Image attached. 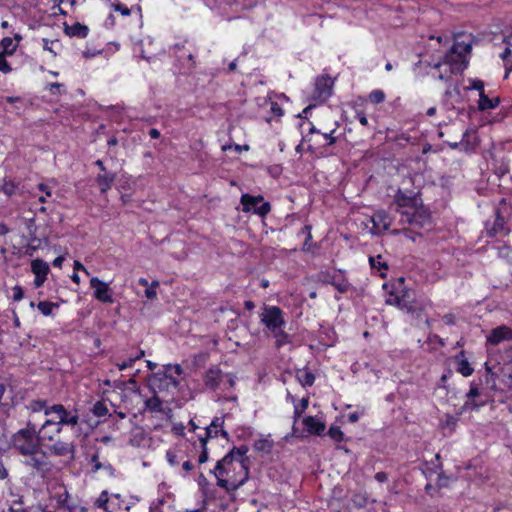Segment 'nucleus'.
I'll list each match as a JSON object with an SVG mask.
<instances>
[{
    "mask_svg": "<svg viewBox=\"0 0 512 512\" xmlns=\"http://www.w3.org/2000/svg\"><path fill=\"white\" fill-rule=\"evenodd\" d=\"M248 450L246 445L234 447L216 463L210 473L215 476L217 486L232 493L248 480L249 459L246 456Z\"/></svg>",
    "mask_w": 512,
    "mask_h": 512,
    "instance_id": "nucleus-1",
    "label": "nucleus"
},
{
    "mask_svg": "<svg viewBox=\"0 0 512 512\" xmlns=\"http://www.w3.org/2000/svg\"><path fill=\"white\" fill-rule=\"evenodd\" d=\"M396 209L400 214V223L408 224L412 230L430 226V214L423 207L422 200L416 194L408 195L398 190L394 197Z\"/></svg>",
    "mask_w": 512,
    "mask_h": 512,
    "instance_id": "nucleus-2",
    "label": "nucleus"
},
{
    "mask_svg": "<svg viewBox=\"0 0 512 512\" xmlns=\"http://www.w3.org/2000/svg\"><path fill=\"white\" fill-rule=\"evenodd\" d=\"M470 52V42L456 41L442 60L432 61L429 65L438 70V79L448 80L450 75L461 73L467 67Z\"/></svg>",
    "mask_w": 512,
    "mask_h": 512,
    "instance_id": "nucleus-3",
    "label": "nucleus"
},
{
    "mask_svg": "<svg viewBox=\"0 0 512 512\" xmlns=\"http://www.w3.org/2000/svg\"><path fill=\"white\" fill-rule=\"evenodd\" d=\"M41 448L44 447L53 456H73L75 447L72 441L60 437L62 427L54 419H47L38 429Z\"/></svg>",
    "mask_w": 512,
    "mask_h": 512,
    "instance_id": "nucleus-4",
    "label": "nucleus"
},
{
    "mask_svg": "<svg viewBox=\"0 0 512 512\" xmlns=\"http://www.w3.org/2000/svg\"><path fill=\"white\" fill-rule=\"evenodd\" d=\"M12 446L21 456L33 454L41 449L39 432L31 421L13 435Z\"/></svg>",
    "mask_w": 512,
    "mask_h": 512,
    "instance_id": "nucleus-5",
    "label": "nucleus"
},
{
    "mask_svg": "<svg viewBox=\"0 0 512 512\" xmlns=\"http://www.w3.org/2000/svg\"><path fill=\"white\" fill-rule=\"evenodd\" d=\"M259 319L260 323L271 334L286 326L284 312L275 305H263L259 313Z\"/></svg>",
    "mask_w": 512,
    "mask_h": 512,
    "instance_id": "nucleus-6",
    "label": "nucleus"
},
{
    "mask_svg": "<svg viewBox=\"0 0 512 512\" xmlns=\"http://www.w3.org/2000/svg\"><path fill=\"white\" fill-rule=\"evenodd\" d=\"M236 377L231 374H224L220 368L213 366L209 368L204 375L205 387L216 391L217 389L229 390L234 387Z\"/></svg>",
    "mask_w": 512,
    "mask_h": 512,
    "instance_id": "nucleus-7",
    "label": "nucleus"
},
{
    "mask_svg": "<svg viewBox=\"0 0 512 512\" xmlns=\"http://www.w3.org/2000/svg\"><path fill=\"white\" fill-rule=\"evenodd\" d=\"M24 460L22 463L29 468L34 475L40 476L44 478L51 471V462L48 460L46 452L42 450H38L37 452H33L30 455H23Z\"/></svg>",
    "mask_w": 512,
    "mask_h": 512,
    "instance_id": "nucleus-8",
    "label": "nucleus"
},
{
    "mask_svg": "<svg viewBox=\"0 0 512 512\" xmlns=\"http://www.w3.org/2000/svg\"><path fill=\"white\" fill-rule=\"evenodd\" d=\"M244 212H253L261 217L266 216L270 212V204L264 202L262 196H251L243 194L240 200Z\"/></svg>",
    "mask_w": 512,
    "mask_h": 512,
    "instance_id": "nucleus-9",
    "label": "nucleus"
},
{
    "mask_svg": "<svg viewBox=\"0 0 512 512\" xmlns=\"http://www.w3.org/2000/svg\"><path fill=\"white\" fill-rule=\"evenodd\" d=\"M148 384L153 393L157 394L164 390H169L170 388H176L178 380L169 375L166 371H163L151 375L149 377Z\"/></svg>",
    "mask_w": 512,
    "mask_h": 512,
    "instance_id": "nucleus-10",
    "label": "nucleus"
},
{
    "mask_svg": "<svg viewBox=\"0 0 512 512\" xmlns=\"http://www.w3.org/2000/svg\"><path fill=\"white\" fill-rule=\"evenodd\" d=\"M48 411L50 412V415H55L52 419L56 421V424H58L59 427L63 428L64 425L76 426L79 423L78 414L76 412L66 410L61 404L50 406Z\"/></svg>",
    "mask_w": 512,
    "mask_h": 512,
    "instance_id": "nucleus-11",
    "label": "nucleus"
},
{
    "mask_svg": "<svg viewBox=\"0 0 512 512\" xmlns=\"http://www.w3.org/2000/svg\"><path fill=\"white\" fill-rule=\"evenodd\" d=\"M90 287L94 290L93 297L99 302L112 304L114 302L113 290L108 282H104L98 277H91Z\"/></svg>",
    "mask_w": 512,
    "mask_h": 512,
    "instance_id": "nucleus-12",
    "label": "nucleus"
},
{
    "mask_svg": "<svg viewBox=\"0 0 512 512\" xmlns=\"http://www.w3.org/2000/svg\"><path fill=\"white\" fill-rule=\"evenodd\" d=\"M334 80L329 75L318 76L315 80L313 98L318 101H326L332 94Z\"/></svg>",
    "mask_w": 512,
    "mask_h": 512,
    "instance_id": "nucleus-13",
    "label": "nucleus"
},
{
    "mask_svg": "<svg viewBox=\"0 0 512 512\" xmlns=\"http://www.w3.org/2000/svg\"><path fill=\"white\" fill-rule=\"evenodd\" d=\"M224 417H215L209 426L205 428V435L199 437L200 444L206 445L207 441L218 437L220 434L224 438H228V432L223 429Z\"/></svg>",
    "mask_w": 512,
    "mask_h": 512,
    "instance_id": "nucleus-14",
    "label": "nucleus"
},
{
    "mask_svg": "<svg viewBox=\"0 0 512 512\" xmlns=\"http://www.w3.org/2000/svg\"><path fill=\"white\" fill-rule=\"evenodd\" d=\"M481 395V391L479 388V384L476 382L470 383V389L466 393V401L464 402L463 406L460 409L459 414H462L463 412L467 410H477L481 406L485 404V401H477L476 398H479Z\"/></svg>",
    "mask_w": 512,
    "mask_h": 512,
    "instance_id": "nucleus-15",
    "label": "nucleus"
},
{
    "mask_svg": "<svg viewBox=\"0 0 512 512\" xmlns=\"http://www.w3.org/2000/svg\"><path fill=\"white\" fill-rule=\"evenodd\" d=\"M371 222L373 224L372 233L379 235L390 228L392 219L386 211L378 210L371 217Z\"/></svg>",
    "mask_w": 512,
    "mask_h": 512,
    "instance_id": "nucleus-16",
    "label": "nucleus"
},
{
    "mask_svg": "<svg viewBox=\"0 0 512 512\" xmlns=\"http://www.w3.org/2000/svg\"><path fill=\"white\" fill-rule=\"evenodd\" d=\"M31 270L35 275L34 286L35 288H40L47 279V275L50 271L49 265L41 259H34L31 262Z\"/></svg>",
    "mask_w": 512,
    "mask_h": 512,
    "instance_id": "nucleus-17",
    "label": "nucleus"
},
{
    "mask_svg": "<svg viewBox=\"0 0 512 512\" xmlns=\"http://www.w3.org/2000/svg\"><path fill=\"white\" fill-rule=\"evenodd\" d=\"M512 330L507 326H499L494 328L487 337V342L492 345H498L499 343L511 340Z\"/></svg>",
    "mask_w": 512,
    "mask_h": 512,
    "instance_id": "nucleus-18",
    "label": "nucleus"
},
{
    "mask_svg": "<svg viewBox=\"0 0 512 512\" xmlns=\"http://www.w3.org/2000/svg\"><path fill=\"white\" fill-rule=\"evenodd\" d=\"M303 424L306 430L311 434L322 435L325 431V424L313 416L305 417Z\"/></svg>",
    "mask_w": 512,
    "mask_h": 512,
    "instance_id": "nucleus-19",
    "label": "nucleus"
},
{
    "mask_svg": "<svg viewBox=\"0 0 512 512\" xmlns=\"http://www.w3.org/2000/svg\"><path fill=\"white\" fill-rule=\"evenodd\" d=\"M456 370L464 377H468L472 375L474 372L473 367L465 358L464 351H461L459 354L455 356Z\"/></svg>",
    "mask_w": 512,
    "mask_h": 512,
    "instance_id": "nucleus-20",
    "label": "nucleus"
},
{
    "mask_svg": "<svg viewBox=\"0 0 512 512\" xmlns=\"http://www.w3.org/2000/svg\"><path fill=\"white\" fill-rule=\"evenodd\" d=\"M65 33L70 37L86 38L89 28L81 23H75L71 26H65Z\"/></svg>",
    "mask_w": 512,
    "mask_h": 512,
    "instance_id": "nucleus-21",
    "label": "nucleus"
},
{
    "mask_svg": "<svg viewBox=\"0 0 512 512\" xmlns=\"http://www.w3.org/2000/svg\"><path fill=\"white\" fill-rule=\"evenodd\" d=\"M114 180V173L103 172V174H98L96 177V182L100 188L101 193L107 192L111 188Z\"/></svg>",
    "mask_w": 512,
    "mask_h": 512,
    "instance_id": "nucleus-22",
    "label": "nucleus"
},
{
    "mask_svg": "<svg viewBox=\"0 0 512 512\" xmlns=\"http://www.w3.org/2000/svg\"><path fill=\"white\" fill-rule=\"evenodd\" d=\"M145 355L143 350H139L134 354H130L126 359L122 361H117L115 365L118 367L119 370H125L129 367H132L134 363L138 360H140Z\"/></svg>",
    "mask_w": 512,
    "mask_h": 512,
    "instance_id": "nucleus-23",
    "label": "nucleus"
},
{
    "mask_svg": "<svg viewBox=\"0 0 512 512\" xmlns=\"http://www.w3.org/2000/svg\"><path fill=\"white\" fill-rule=\"evenodd\" d=\"M296 378L303 387H310L315 382V375L307 369L299 370Z\"/></svg>",
    "mask_w": 512,
    "mask_h": 512,
    "instance_id": "nucleus-24",
    "label": "nucleus"
},
{
    "mask_svg": "<svg viewBox=\"0 0 512 512\" xmlns=\"http://www.w3.org/2000/svg\"><path fill=\"white\" fill-rule=\"evenodd\" d=\"M56 503L59 508L73 510L75 507L70 503V494L64 488L63 492H59L55 495Z\"/></svg>",
    "mask_w": 512,
    "mask_h": 512,
    "instance_id": "nucleus-25",
    "label": "nucleus"
},
{
    "mask_svg": "<svg viewBox=\"0 0 512 512\" xmlns=\"http://www.w3.org/2000/svg\"><path fill=\"white\" fill-rule=\"evenodd\" d=\"M330 284L340 293H346L352 289V285L349 281L343 277H332Z\"/></svg>",
    "mask_w": 512,
    "mask_h": 512,
    "instance_id": "nucleus-26",
    "label": "nucleus"
},
{
    "mask_svg": "<svg viewBox=\"0 0 512 512\" xmlns=\"http://www.w3.org/2000/svg\"><path fill=\"white\" fill-rule=\"evenodd\" d=\"M499 104V99L498 98H494V99H491L489 98L485 92L479 94V102H478V106H479V109L480 110H489V109H493L495 108L497 105Z\"/></svg>",
    "mask_w": 512,
    "mask_h": 512,
    "instance_id": "nucleus-27",
    "label": "nucleus"
},
{
    "mask_svg": "<svg viewBox=\"0 0 512 512\" xmlns=\"http://www.w3.org/2000/svg\"><path fill=\"white\" fill-rule=\"evenodd\" d=\"M144 404H145V408L151 412H162L163 411V402L155 393L152 397L146 399Z\"/></svg>",
    "mask_w": 512,
    "mask_h": 512,
    "instance_id": "nucleus-28",
    "label": "nucleus"
},
{
    "mask_svg": "<svg viewBox=\"0 0 512 512\" xmlns=\"http://www.w3.org/2000/svg\"><path fill=\"white\" fill-rule=\"evenodd\" d=\"M47 402L45 400H33L27 405V409L32 413H38L43 411L44 415L49 416L50 412L48 411Z\"/></svg>",
    "mask_w": 512,
    "mask_h": 512,
    "instance_id": "nucleus-29",
    "label": "nucleus"
},
{
    "mask_svg": "<svg viewBox=\"0 0 512 512\" xmlns=\"http://www.w3.org/2000/svg\"><path fill=\"white\" fill-rule=\"evenodd\" d=\"M255 451L261 452L264 454H269L273 447V442L269 439H258L254 442L253 445Z\"/></svg>",
    "mask_w": 512,
    "mask_h": 512,
    "instance_id": "nucleus-30",
    "label": "nucleus"
},
{
    "mask_svg": "<svg viewBox=\"0 0 512 512\" xmlns=\"http://www.w3.org/2000/svg\"><path fill=\"white\" fill-rule=\"evenodd\" d=\"M272 335L275 338V345L277 348H280L291 342V338L284 331V328L279 329L277 332H273Z\"/></svg>",
    "mask_w": 512,
    "mask_h": 512,
    "instance_id": "nucleus-31",
    "label": "nucleus"
},
{
    "mask_svg": "<svg viewBox=\"0 0 512 512\" xmlns=\"http://www.w3.org/2000/svg\"><path fill=\"white\" fill-rule=\"evenodd\" d=\"M8 512H30V509L25 505L23 497L18 496L10 502Z\"/></svg>",
    "mask_w": 512,
    "mask_h": 512,
    "instance_id": "nucleus-32",
    "label": "nucleus"
},
{
    "mask_svg": "<svg viewBox=\"0 0 512 512\" xmlns=\"http://www.w3.org/2000/svg\"><path fill=\"white\" fill-rule=\"evenodd\" d=\"M59 305L57 303L48 302V301H40L37 304L38 310L44 315V316H50L53 313V309L58 308Z\"/></svg>",
    "mask_w": 512,
    "mask_h": 512,
    "instance_id": "nucleus-33",
    "label": "nucleus"
},
{
    "mask_svg": "<svg viewBox=\"0 0 512 512\" xmlns=\"http://www.w3.org/2000/svg\"><path fill=\"white\" fill-rule=\"evenodd\" d=\"M369 263L372 269H376L380 272L381 276H384V270H387V264L382 261L381 255L376 257H370Z\"/></svg>",
    "mask_w": 512,
    "mask_h": 512,
    "instance_id": "nucleus-34",
    "label": "nucleus"
},
{
    "mask_svg": "<svg viewBox=\"0 0 512 512\" xmlns=\"http://www.w3.org/2000/svg\"><path fill=\"white\" fill-rule=\"evenodd\" d=\"M16 189H17V185L13 181L7 180V179L3 180V183L0 187V190L8 197H11L12 195H14L16 192Z\"/></svg>",
    "mask_w": 512,
    "mask_h": 512,
    "instance_id": "nucleus-35",
    "label": "nucleus"
},
{
    "mask_svg": "<svg viewBox=\"0 0 512 512\" xmlns=\"http://www.w3.org/2000/svg\"><path fill=\"white\" fill-rule=\"evenodd\" d=\"M1 47L5 55H11L16 50L17 44H14L13 39L10 37H5L1 41Z\"/></svg>",
    "mask_w": 512,
    "mask_h": 512,
    "instance_id": "nucleus-36",
    "label": "nucleus"
},
{
    "mask_svg": "<svg viewBox=\"0 0 512 512\" xmlns=\"http://www.w3.org/2000/svg\"><path fill=\"white\" fill-rule=\"evenodd\" d=\"M309 405L308 398H302L299 403L294 404V418L295 420L299 419L302 413L307 409Z\"/></svg>",
    "mask_w": 512,
    "mask_h": 512,
    "instance_id": "nucleus-37",
    "label": "nucleus"
},
{
    "mask_svg": "<svg viewBox=\"0 0 512 512\" xmlns=\"http://www.w3.org/2000/svg\"><path fill=\"white\" fill-rule=\"evenodd\" d=\"M328 435L331 439L338 443L344 440V433L339 426L332 425L328 430Z\"/></svg>",
    "mask_w": 512,
    "mask_h": 512,
    "instance_id": "nucleus-38",
    "label": "nucleus"
},
{
    "mask_svg": "<svg viewBox=\"0 0 512 512\" xmlns=\"http://www.w3.org/2000/svg\"><path fill=\"white\" fill-rule=\"evenodd\" d=\"M109 498L108 492L102 491L100 496L97 498L95 504L98 508L104 509L106 512H111L108 506Z\"/></svg>",
    "mask_w": 512,
    "mask_h": 512,
    "instance_id": "nucleus-39",
    "label": "nucleus"
},
{
    "mask_svg": "<svg viewBox=\"0 0 512 512\" xmlns=\"http://www.w3.org/2000/svg\"><path fill=\"white\" fill-rule=\"evenodd\" d=\"M368 97L373 104H380L385 100V93L380 89H376L371 91Z\"/></svg>",
    "mask_w": 512,
    "mask_h": 512,
    "instance_id": "nucleus-40",
    "label": "nucleus"
},
{
    "mask_svg": "<svg viewBox=\"0 0 512 512\" xmlns=\"http://www.w3.org/2000/svg\"><path fill=\"white\" fill-rule=\"evenodd\" d=\"M92 411L93 414L97 417H104L108 414L107 406L101 401H98L94 404Z\"/></svg>",
    "mask_w": 512,
    "mask_h": 512,
    "instance_id": "nucleus-41",
    "label": "nucleus"
},
{
    "mask_svg": "<svg viewBox=\"0 0 512 512\" xmlns=\"http://www.w3.org/2000/svg\"><path fill=\"white\" fill-rule=\"evenodd\" d=\"M111 8L114 11L121 13V15L125 17L131 14V10L127 6L121 4L119 1L111 3Z\"/></svg>",
    "mask_w": 512,
    "mask_h": 512,
    "instance_id": "nucleus-42",
    "label": "nucleus"
},
{
    "mask_svg": "<svg viewBox=\"0 0 512 512\" xmlns=\"http://www.w3.org/2000/svg\"><path fill=\"white\" fill-rule=\"evenodd\" d=\"M38 189L43 192V195L39 196L38 201L41 203H45L47 201L46 198L52 195L51 188L44 183H40L38 185Z\"/></svg>",
    "mask_w": 512,
    "mask_h": 512,
    "instance_id": "nucleus-43",
    "label": "nucleus"
},
{
    "mask_svg": "<svg viewBox=\"0 0 512 512\" xmlns=\"http://www.w3.org/2000/svg\"><path fill=\"white\" fill-rule=\"evenodd\" d=\"M159 286L158 281H153L149 287L145 290V295L148 299H155L157 296L156 288Z\"/></svg>",
    "mask_w": 512,
    "mask_h": 512,
    "instance_id": "nucleus-44",
    "label": "nucleus"
},
{
    "mask_svg": "<svg viewBox=\"0 0 512 512\" xmlns=\"http://www.w3.org/2000/svg\"><path fill=\"white\" fill-rule=\"evenodd\" d=\"M63 84L61 83H49L46 85V90H48L53 95H61L62 94Z\"/></svg>",
    "mask_w": 512,
    "mask_h": 512,
    "instance_id": "nucleus-45",
    "label": "nucleus"
},
{
    "mask_svg": "<svg viewBox=\"0 0 512 512\" xmlns=\"http://www.w3.org/2000/svg\"><path fill=\"white\" fill-rule=\"evenodd\" d=\"M469 89L479 91V94L484 92V82L479 79H469Z\"/></svg>",
    "mask_w": 512,
    "mask_h": 512,
    "instance_id": "nucleus-46",
    "label": "nucleus"
},
{
    "mask_svg": "<svg viewBox=\"0 0 512 512\" xmlns=\"http://www.w3.org/2000/svg\"><path fill=\"white\" fill-rule=\"evenodd\" d=\"M11 70H12L11 66L7 62L5 54L0 53V72L7 74V73L11 72Z\"/></svg>",
    "mask_w": 512,
    "mask_h": 512,
    "instance_id": "nucleus-47",
    "label": "nucleus"
},
{
    "mask_svg": "<svg viewBox=\"0 0 512 512\" xmlns=\"http://www.w3.org/2000/svg\"><path fill=\"white\" fill-rule=\"evenodd\" d=\"M386 302L388 304H393V305H396L398 306L399 308L403 309V308H406V305L404 304L403 300L400 299L398 296L396 295H390L389 298L386 300Z\"/></svg>",
    "mask_w": 512,
    "mask_h": 512,
    "instance_id": "nucleus-48",
    "label": "nucleus"
},
{
    "mask_svg": "<svg viewBox=\"0 0 512 512\" xmlns=\"http://www.w3.org/2000/svg\"><path fill=\"white\" fill-rule=\"evenodd\" d=\"M270 111H271L272 115L275 116V117H281L283 115L282 108L275 101H271L270 102Z\"/></svg>",
    "mask_w": 512,
    "mask_h": 512,
    "instance_id": "nucleus-49",
    "label": "nucleus"
},
{
    "mask_svg": "<svg viewBox=\"0 0 512 512\" xmlns=\"http://www.w3.org/2000/svg\"><path fill=\"white\" fill-rule=\"evenodd\" d=\"M13 295L12 298L14 301H20L24 297V292L20 286H15L12 289Z\"/></svg>",
    "mask_w": 512,
    "mask_h": 512,
    "instance_id": "nucleus-50",
    "label": "nucleus"
},
{
    "mask_svg": "<svg viewBox=\"0 0 512 512\" xmlns=\"http://www.w3.org/2000/svg\"><path fill=\"white\" fill-rule=\"evenodd\" d=\"M335 129L328 133H322L323 137L327 140V145H333L337 141V137L334 136Z\"/></svg>",
    "mask_w": 512,
    "mask_h": 512,
    "instance_id": "nucleus-51",
    "label": "nucleus"
},
{
    "mask_svg": "<svg viewBox=\"0 0 512 512\" xmlns=\"http://www.w3.org/2000/svg\"><path fill=\"white\" fill-rule=\"evenodd\" d=\"M202 451L198 457V463L203 464L208 461V451L206 445L200 444Z\"/></svg>",
    "mask_w": 512,
    "mask_h": 512,
    "instance_id": "nucleus-52",
    "label": "nucleus"
},
{
    "mask_svg": "<svg viewBox=\"0 0 512 512\" xmlns=\"http://www.w3.org/2000/svg\"><path fill=\"white\" fill-rule=\"evenodd\" d=\"M457 417L455 416H452V415H446V418H445V426L447 427H450L451 429H454L455 426L457 425Z\"/></svg>",
    "mask_w": 512,
    "mask_h": 512,
    "instance_id": "nucleus-53",
    "label": "nucleus"
},
{
    "mask_svg": "<svg viewBox=\"0 0 512 512\" xmlns=\"http://www.w3.org/2000/svg\"><path fill=\"white\" fill-rule=\"evenodd\" d=\"M355 117L362 126L368 125V119L363 111H357Z\"/></svg>",
    "mask_w": 512,
    "mask_h": 512,
    "instance_id": "nucleus-54",
    "label": "nucleus"
},
{
    "mask_svg": "<svg viewBox=\"0 0 512 512\" xmlns=\"http://www.w3.org/2000/svg\"><path fill=\"white\" fill-rule=\"evenodd\" d=\"M166 459L168 461V463L171 465V466H175L178 464V461H177V456L175 453H173L172 451H167L166 453Z\"/></svg>",
    "mask_w": 512,
    "mask_h": 512,
    "instance_id": "nucleus-55",
    "label": "nucleus"
},
{
    "mask_svg": "<svg viewBox=\"0 0 512 512\" xmlns=\"http://www.w3.org/2000/svg\"><path fill=\"white\" fill-rule=\"evenodd\" d=\"M44 42V50H47L53 54V56H56V52L53 49V45L55 44L54 41H49L48 39H43Z\"/></svg>",
    "mask_w": 512,
    "mask_h": 512,
    "instance_id": "nucleus-56",
    "label": "nucleus"
},
{
    "mask_svg": "<svg viewBox=\"0 0 512 512\" xmlns=\"http://www.w3.org/2000/svg\"><path fill=\"white\" fill-rule=\"evenodd\" d=\"M74 270L75 271H83L86 275H90L89 271L82 265L79 261H74Z\"/></svg>",
    "mask_w": 512,
    "mask_h": 512,
    "instance_id": "nucleus-57",
    "label": "nucleus"
},
{
    "mask_svg": "<svg viewBox=\"0 0 512 512\" xmlns=\"http://www.w3.org/2000/svg\"><path fill=\"white\" fill-rule=\"evenodd\" d=\"M375 479H376L378 482L383 483V482H386V481H387V479H388V475H387V473L382 472V471H381V472H377V473L375 474Z\"/></svg>",
    "mask_w": 512,
    "mask_h": 512,
    "instance_id": "nucleus-58",
    "label": "nucleus"
},
{
    "mask_svg": "<svg viewBox=\"0 0 512 512\" xmlns=\"http://www.w3.org/2000/svg\"><path fill=\"white\" fill-rule=\"evenodd\" d=\"M443 320H444L445 324H447V325H454L455 324V317L452 314H446L443 317Z\"/></svg>",
    "mask_w": 512,
    "mask_h": 512,
    "instance_id": "nucleus-59",
    "label": "nucleus"
},
{
    "mask_svg": "<svg viewBox=\"0 0 512 512\" xmlns=\"http://www.w3.org/2000/svg\"><path fill=\"white\" fill-rule=\"evenodd\" d=\"M511 56V49L510 47H506L505 50L500 54V57L503 59L504 62L507 63L508 58Z\"/></svg>",
    "mask_w": 512,
    "mask_h": 512,
    "instance_id": "nucleus-60",
    "label": "nucleus"
},
{
    "mask_svg": "<svg viewBox=\"0 0 512 512\" xmlns=\"http://www.w3.org/2000/svg\"><path fill=\"white\" fill-rule=\"evenodd\" d=\"M63 261H64V257L63 256H58V257H56L54 259L52 264H53L54 267L61 268L62 264H63Z\"/></svg>",
    "mask_w": 512,
    "mask_h": 512,
    "instance_id": "nucleus-61",
    "label": "nucleus"
},
{
    "mask_svg": "<svg viewBox=\"0 0 512 512\" xmlns=\"http://www.w3.org/2000/svg\"><path fill=\"white\" fill-rule=\"evenodd\" d=\"M8 476V471L2 463H0V479H5Z\"/></svg>",
    "mask_w": 512,
    "mask_h": 512,
    "instance_id": "nucleus-62",
    "label": "nucleus"
},
{
    "mask_svg": "<svg viewBox=\"0 0 512 512\" xmlns=\"http://www.w3.org/2000/svg\"><path fill=\"white\" fill-rule=\"evenodd\" d=\"M149 135L151 138L153 139H157L160 137V132L159 130L155 129V128H152L149 130Z\"/></svg>",
    "mask_w": 512,
    "mask_h": 512,
    "instance_id": "nucleus-63",
    "label": "nucleus"
},
{
    "mask_svg": "<svg viewBox=\"0 0 512 512\" xmlns=\"http://www.w3.org/2000/svg\"><path fill=\"white\" fill-rule=\"evenodd\" d=\"M245 8H253L256 6L257 2L255 0H243Z\"/></svg>",
    "mask_w": 512,
    "mask_h": 512,
    "instance_id": "nucleus-64",
    "label": "nucleus"
}]
</instances>
